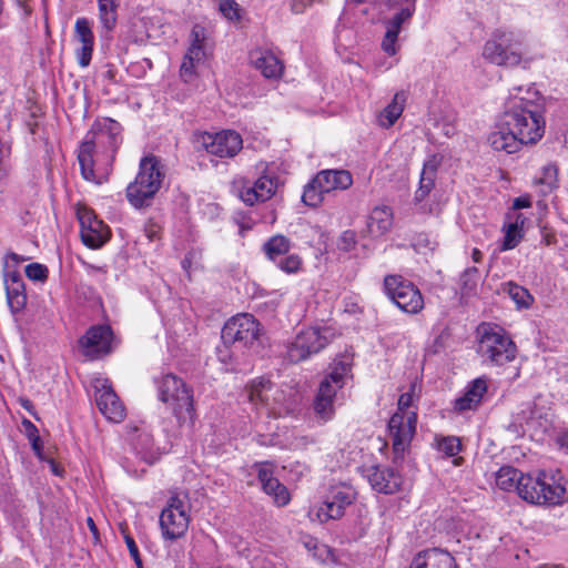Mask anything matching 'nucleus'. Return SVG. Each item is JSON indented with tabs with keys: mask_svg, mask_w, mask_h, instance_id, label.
Segmentation results:
<instances>
[{
	"mask_svg": "<svg viewBox=\"0 0 568 568\" xmlns=\"http://www.w3.org/2000/svg\"><path fill=\"white\" fill-rule=\"evenodd\" d=\"M544 132L545 120L540 106L523 97H511L487 141L494 150L511 154L523 144L536 143Z\"/></svg>",
	"mask_w": 568,
	"mask_h": 568,
	"instance_id": "1",
	"label": "nucleus"
},
{
	"mask_svg": "<svg viewBox=\"0 0 568 568\" xmlns=\"http://www.w3.org/2000/svg\"><path fill=\"white\" fill-rule=\"evenodd\" d=\"M122 140V125L118 121L111 118L95 120L78 150L82 178L100 183L95 169L104 172L111 169Z\"/></svg>",
	"mask_w": 568,
	"mask_h": 568,
	"instance_id": "2",
	"label": "nucleus"
},
{
	"mask_svg": "<svg viewBox=\"0 0 568 568\" xmlns=\"http://www.w3.org/2000/svg\"><path fill=\"white\" fill-rule=\"evenodd\" d=\"M165 176L164 165L153 154L141 159L139 172L126 187V199L134 209L149 207Z\"/></svg>",
	"mask_w": 568,
	"mask_h": 568,
	"instance_id": "3",
	"label": "nucleus"
},
{
	"mask_svg": "<svg viewBox=\"0 0 568 568\" xmlns=\"http://www.w3.org/2000/svg\"><path fill=\"white\" fill-rule=\"evenodd\" d=\"M154 382L159 399L172 409L179 425L192 427L195 419L192 389L182 378L173 374H164Z\"/></svg>",
	"mask_w": 568,
	"mask_h": 568,
	"instance_id": "4",
	"label": "nucleus"
},
{
	"mask_svg": "<svg viewBox=\"0 0 568 568\" xmlns=\"http://www.w3.org/2000/svg\"><path fill=\"white\" fill-rule=\"evenodd\" d=\"M248 402L258 412L267 416L281 417L288 414L294 407L291 394L275 385L270 378L257 377L245 387Z\"/></svg>",
	"mask_w": 568,
	"mask_h": 568,
	"instance_id": "5",
	"label": "nucleus"
},
{
	"mask_svg": "<svg viewBox=\"0 0 568 568\" xmlns=\"http://www.w3.org/2000/svg\"><path fill=\"white\" fill-rule=\"evenodd\" d=\"M524 500L536 505H561L568 500V490L559 470H540L525 479Z\"/></svg>",
	"mask_w": 568,
	"mask_h": 568,
	"instance_id": "6",
	"label": "nucleus"
},
{
	"mask_svg": "<svg viewBox=\"0 0 568 568\" xmlns=\"http://www.w3.org/2000/svg\"><path fill=\"white\" fill-rule=\"evenodd\" d=\"M478 354L486 362L501 366L516 358V344L503 327L483 324L478 328Z\"/></svg>",
	"mask_w": 568,
	"mask_h": 568,
	"instance_id": "7",
	"label": "nucleus"
},
{
	"mask_svg": "<svg viewBox=\"0 0 568 568\" xmlns=\"http://www.w3.org/2000/svg\"><path fill=\"white\" fill-rule=\"evenodd\" d=\"M483 57L499 67H515L521 62V42L513 32L497 30L486 41Z\"/></svg>",
	"mask_w": 568,
	"mask_h": 568,
	"instance_id": "8",
	"label": "nucleus"
},
{
	"mask_svg": "<svg viewBox=\"0 0 568 568\" xmlns=\"http://www.w3.org/2000/svg\"><path fill=\"white\" fill-rule=\"evenodd\" d=\"M384 292L403 312L417 314L424 308L419 290L402 275H387L384 278Z\"/></svg>",
	"mask_w": 568,
	"mask_h": 568,
	"instance_id": "9",
	"label": "nucleus"
},
{
	"mask_svg": "<svg viewBox=\"0 0 568 568\" xmlns=\"http://www.w3.org/2000/svg\"><path fill=\"white\" fill-rule=\"evenodd\" d=\"M348 371V364L339 362L321 382L314 400V410L322 419L328 420L332 418L334 414V398L337 390L344 386Z\"/></svg>",
	"mask_w": 568,
	"mask_h": 568,
	"instance_id": "10",
	"label": "nucleus"
},
{
	"mask_svg": "<svg viewBox=\"0 0 568 568\" xmlns=\"http://www.w3.org/2000/svg\"><path fill=\"white\" fill-rule=\"evenodd\" d=\"M187 510L186 497L178 494L170 497L160 515V527L164 539L175 540L184 536L190 523Z\"/></svg>",
	"mask_w": 568,
	"mask_h": 568,
	"instance_id": "11",
	"label": "nucleus"
},
{
	"mask_svg": "<svg viewBox=\"0 0 568 568\" xmlns=\"http://www.w3.org/2000/svg\"><path fill=\"white\" fill-rule=\"evenodd\" d=\"M261 333L257 320L247 313L237 314L223 326L221 338L225 345L239 344L247 347L254 344Z\"/></svg>",
	"mask_w": 568,
	"mask_h": 568,
	"instance_id": "12",
	"label": "nucleus"
},
{
	"mask_svg": "<svg viewBox=\"0 0 568 568\" xmlns=\"http://www.w3.org/2000/svg\"><path fill=\"white\" fill-rule=\"evenodd\" d=\"M417 414L395 412L388 422V433L396 457H403L416 433Z\"/></svg>",
	"mask_w": 568,
	"mask_h": 568,
	"instance_id": "13",
	"label": "nucleus"
},
{
	"mask_svg": "<svg viewBox=\"0 0 568 568\" xmlns=\"http://www.w3.org/2000/svg\"><path fill=\"white\" fill-rule=\"evenodd\" d=\"M358 470L376 493L393 495L402 488V475L389 466L363 465Z\"/></svg>",
	"mask_w": 568,
	"mask_h": 568,
	"instance_id": "14",
	"label": "nucleus"
},
{
	"mask_svg": "<svg viewBox=\"0 0 568 568\" xmlns=\"http://www.w3.org/2000/svg\"><path fill=\"white\" fill-rule=\"evenodd\" d=\"M328 343L320 328L310 327L300 332L288 344L286 356L292 363H298L322 351Z\"/></svg>",
	"mask_w": 568,
	"mask_h": 568,
	"instance_id": "15",
	"label": "nucleus"
},
{
	"mask_svg": "<svg viewBox=\"0 0 568 568\" xmlns=\"http://www.w3.org/2000/svg\"><path fill=\"white\" fill-rule=\"evenodd\" d=\"M77 215L83 244L90 248L101 247L109 240V227L88 207L78 209Z\"/></svg>",
	"mask_w": 568,
	"mask_h": 568,
	"instance_id": "16",
	"label": "nucleus"
},
{
	"mask_svg": "<svg viewBox=\"0 0 568 568\" xmlns=\"http://www.w3.org/2000/svg\"><path fill=\"white\" fill-rule=\"evenodd\" d=\"M99 410L111 422L119 423L125 416V409L119 396L106 378H95L92 383Z\"/></svg>",
	"mask_w": 568,
	"mask_h": 568,
	"instance_id": "17",
	"label": "nucleus"
},
{
	"mask_svg": "<svg viewBox=\"0 0 568 568\" xmlns=\"http://www.w3.org/2000/svg\"><path fill=\"white\" fill-rule=\"evenodd\" d=\"M355 498L356 491L353 487L348 485L335 486L317 509L316 516L321 521L339 519L344 515L345 508L352 505Z\"/></svg>",
	"mask_w": 568,
	"mask_h": 568,
	"instance_id": "18",
	"label": "nucleus"
},
{
	"mask_svg": "<svg viewBox=\"0 0 568 568\" xmlns=\"http://www.w3.org/2000/svg\"><path fill=\"white\" fill-rule=\"evenodd\" d=\"M202 144L207 153L221 159L234 158L243 148L242 136L233 130H224L214 134L204 133Z\"/></svg>",
	"mask_w": 568,
	"mask_h": 568,
	"instance_id": "19",
	"label": "nucleus"
},
{
	"mask_svg": "<svg viewBox=\"0 0 568 568\" xmlns=\"http://www.w3.org/2000/svg\"><path fill=\"white\" fill-rule=\"evenodd\" d=\"M253 468L256 470L257 479L262 485L263 491L273 498L276 506H286L291 501V495L286 486L274 477V464L270 462H258L253 465Z\"/></svg>",
	"mask_w": 568,
	"mask_h": 568,
	"instance_id": "20",
	"label": "nucleus"
},
{
	"mask_svg": "<svg viewBox=\"0 0 568 568\" xmlns=\"http://www.w3.org/2000/svg\"><path fill=\"white\" fill-rule=\"evenodd\" d=\"M277 187V178L273 174H263L253 183L246 182L241 191L240 197L248 205L256 202H264L270 200Z\"/></svg>",
	"mask_w": 568,
	"mask_h": 568,
	"instance_id": "21",
	"label": "nucleus"
},
{
	"mask_svg": "<svg viewBox=\"0 0 568 568\" xmlns=\"http://www.w3.org/2000/svg\"><path fill=\"white\" fill-rule=\"evenodd\" d=\"M113 333L108 325H98L91 327L83 337L80 338V346L85 355L98 356L110 352Z\"/></svg>",
	"mask_w": 568,
	"mask_h": 568,
	"instance_id": "22",
	"label": "nucleus"
},
{
	"mask_svg": "<svg viewBox=\"0 0 568 568\" xmlns=\"http://www.w3.org/2000/svg\"><path fill=\"white\" fill-rule=\"evenodd\" d=\"M4 287L7 302L12 313L21 312L27 304V294L24 282L17 271H7L4 273Z\"/></svg>",
	"mask_w": 568,
	"mask_h": 568,
	"instance_id": "23",
	"label": "nucleus"
},
{
	"mask_svg": "<svg viewBox=\"0 0 568 568\" xmlns=\"http://www.w3.org/2000/svg\"><path fill=\"white\" fill-rule=\"evenodd\" d=\"M410 568H457V564L447 550L429 548L414 557Z\"/></svg>",
	"mask_w": 568,
	"mask_h": 568,
	"instance_id": "24",
	"label": "nucleus"
},
{
	"mask_svg": "<svg viewBox=\"0 0 568 568\" xmlns=\"http://www.w3.org/2000/svg\"><path fill=\"white\" fill-rule=\"evenodd\" d=\"M251 63L261 71L265 78H277L282 74L283 64L271 51L255 49L250 52Z\"/></svg>",
	"mask_w": 568,
	"mask_h": 568,
	"instance_id": "25",
	"label": "nucleus"
},
{
	"mask_svg": "<svg viewBox=\"0 0 568 568\" xmlns=\"http://www.w3.org/2000/svg\"><path fill=\"white\" fill-rule=\"evenodd\" d=\"M486 392L487 381L484 377L476 378L468 385L464 395L455 400L454 408L457 412L476 409Z\"/></svg>",
	"mask_w": 568,
	"mask_h": 568,
	"instance_id": "26",
	"label": "nucleus"
},
{
	"mask_svg": "<svg viewBox=\"0 0 568 568\" xmlns=\"http://www.w3.org/2000/svg\"><path fill=\"white\" fill-rule=\"evenodd\" d=\"M315 182L329 193L334 190H347L353 184V178L346 170H324L315 176Z\"/></svg>",
	"mask_w": 568,
	"mask_h": 568,
	"instance_id": "27",
	"label": "nucleus"
},
{
	"mask_svg": "<svg viewBox=\"0 0 568 568\" xmlns=\"http://www.w3.org/2000/svg\"><path fill=\"white\" fill-rule=\"evenodd\" d=\"M529 474L525 475L511 466L501 467L496 474V485L503 490H516L520 498L524 499L525 479L529 478Z\"/></svg>",
	"mask_w": 568,
	"mask_h": 568,
	"instance_id": "28",
	"label": "nucleus"
},
{
	"mask_svg": "<svg viewBox=\"0 0 568 568\" xmlns=\"http://www.w3.org/2000/svg\"><path fill=\"white\" fill-rule=\"evenodd\" d=\"M393 225V211L389 206L375 207L367 220V231L372 236L387 233Z\"/></svg>",
	"mask_w": 568,
	"mask_h": 568,
	"instance_id": "29",
	"label": "nucleus"
},
{
	"mask_svg": "<svg viewBox=\"0 0 568 568\" xmlns=\"http://www.w3.org/2000/svg\"><path fill=\"white\" fill-rule=\"evenodd\" d=\"M438 166L439 160L435 155L424 163L419 179V186L415 193L416 202H422L433 190Z\"/></svg>",
	"mask_w": 568,
	"mask_h": 568,
	"instance_id": "30",
	"label": "nucleus"
},
{
	"mask_svg": "<svg viewBox=\"0 0 568 568\" xmlns=\"http://www.w3.org/2000/svg\"><path fill=\"white\" fill-rule=\"evenodd\" d=\"M99 9V20L105 36L115 28L118 20L119 0H97Z\"/></svg>",
	"mask_w": 568,
	"mask_h": 568,
	"instance_id": "31",
	"label": "nucleus"
},
{
	"mask_svg": "<svg viewBox=\"0 0 568 568\" xmlns=\"http://www.w3.org/2000/svg\"><path fill=\"white\" fill-rule=\"evenodd\" d=\"M291 250V241L288 237L276 234L270 237L263 244V252L266 257L272 262H277L281 257L286 255Z\"/></svg>",
	"mask_w": 568,
	"mask_h": 568,
	"instance_id": "32",
	"label": "nucleus"
},
{
	"mask_svg": "<svg viewBox=\"0 0 568 568\" xmlns=\"http://www.w3.org/2000/svg\"><path fill=\"white\" fill-rule=\"evenodd\" d=\"M405 97L403 93H396L392 102L381 112L378 116L379 125L390 128L402 115L404 111Z\"/></svg>",
	"mask_w": 568,
	"mask_h": 568,
	"instance_id": "33",
	"label": "nucleus"
},
{
	"mask_svg": "<svg viewBox=\"0 0 568 568\" xmlns=\"http://www.w3.org/2000/svg\"><path fill=\"white\" fill-rule=\"evenodd\" d=\"M558 170L555 164H547L542 168L541 176L535 180V184L540 187L541 195L549 194L557 186Z\"/></svg>",
	"mask_w": 568,
	"mask_h": 568,
	"instance_id": "34",
	"label": "nucleus"
},
{
	"mask_svg": "<svg viewBox=\"0 0 568 568\" xmlns=\"http://www.w3.org/2000/svg\"><path fill=\"white\" fill-rule=\"evenodd\" d=\"M324 194L326 192L320 187V185L315 182V178L304 187L302 194V201L312 207H316L323 202Z\"/></svg>",
	"mask_w": 568,
	"mask_h": 568,
	"instance_id": "35",
	"label": "nucleus"
},
{
	"mask_svg": "<svg viewBox=\"0 0 568 568\" xmlns=\"http://www.w3.org/2000/svg\"><path fill=\"white\" fill-rule=\"evenodd\" d=\"M521 239L523 230L518 226V219H516L515 222L507 225L500 250L508 251L515 248Z\"/></svg>",
	"mask_w": 568,
	"mask_h": 568,
	"instance_id": "36",
	"label": "nucleus"
},
{
	"mask_svg": "<svg viewBox=\"0 0 568 568\" xmlns=\"http://www.w3.org/2000/svg\"><path fill=\"white\" fill-rule=\"evenodd\" d=\"M507 293L518 307L527 308L532 302L530 293L525 287L513 282L507 283Z\"/></svg>",
	"mask_w": 568,
	"mask_h": 568,
	"instance_id": "37",
	"label": "nucleus"
},
{
	"mask_svg": "<svg viewBox=\"0 0 568 568\" xmlns=\"http://www.w3.org/2000/svg\"><path fill=\"white\" fill-rule=\"evenodd\" d=\"M74 33L81 45H93L94 36L90 22L85 18H79L74 24Z\"/></svg>",
	"mask_w": 568,
	"mask_h": 568,
	"instance_id": "38",
	"label": "nucleus"
},
{
	"mask_svg": "<svg viewBox=\"0 0 568 568\" xmlns=\"http://www.w3.org/2000/svg\"><path fill=\"white\" fill-rule=\"evenodd\" d=\"M219 11L231 22H240L243 9L235 0H219Z\"/></svg>",
	"mask_w": 568,
	"mask_h": 568,
	"instance_id": "39",
	"label": "nucleus"
},
{
	"mask_svg": "<svg viewBox=\"0 0 568 568\" xmlns=\"http://www.w3.org/2000/svg\"><path fill=\"white\" fill-rule=\"evenodd\" d=\"M276 266L287 273H296L302 265V258L297 254H286L283 257H281L277 262H275Z\"/></svg>",
	"mask_w": 568,
	"mask_h": 568,
	"instance_id": "40",
	"label": "nucleus"
},
{
	"mask_svg": "<svg viewBox=\"0 0 568 568\" xmlns=\"http://www.w3.org/2000/svg\"><path fill=\"white\" fill-rule=\"evenodd\" d=\"M438 449L446 456L454 457L460 452L462 444L457 437L448 436L438 442Z\"/></svg>",
	"mask_w": 568,
	"mask_h": 568,
	"instance_id": "41",
	"label": "nucleus"
},
{
	"mask_svg": "<svg viewBox=\"0 0 568 568\" xmlns=\"http://www.w3.org/2000/svg\"><path fill=\"white\" fill-rule=\"evenodd\" d=\"M479 278V271L477 267H468L460 276L462 287L465 292L469 293L476 288Z\"/></svg>",
	"mask_w": 568,
	"mask_h": 568,
	"instance_id": "42",
	"label": "nucleus"
},
{
	"mask_svg": "<svg viewBox=\"0 0 568 568\" xmlns=\"http://www.w3.org/2000/svg\"><path fill=\"white\" fill-rule=\"evenodd\" d=\"M26 275L31 281L44 282L48 278V267L40 263H31L26 266Z\"/></svg>",
	"mask_w": 568,
	"mask_h": 568,
	"instance_id": "43",
	"label": "nucleus"
},
{
	"mask_svg": "<svg viewBox=\"0 0 568 568\" xmlns=\"http://www.w3.org/2000/svg\"><path fill=\"white\" fill-rule=\"evenodd\" d=\"M197 62L189 59V57L184 55L181 68L180 75L184 82H190L193 80L195 75V67Z\"/></svg>",
	"mask_w": 568,
	"mask_h": 568,
	"instance_id": "44",
	"label": "nucleus"
},
{
	"mask_svg": "<svg viewBox=\"0 0 568 568\" xmlns=\"http://www.w3.org/2000/svg\"><path fill=\"white\" fill-rule=\"evenodd\" d=\"M414 390H415V384H412L410 390L403 393L399 396L396 412L416 413L415 410L410 409L412 404H413Z\"/></svg>",
	"mask_w": 568,
	"mask_h": 568,
	"instance_id": "45",
	"label": "nucleus"
},
{
	"mask_svg": "<svg viewBox=\"0 0 568 568\" xmlns=\"http://www.w3.org/2000/svg\"><path fill=\"white\" fill-rule=\"evenodd\" d=\"M93 45H81L77 49V60L80 67L85 68L92 59Z\"/></svg>",
	"mask_w": 568,
	"mask_h": 568,
	"instance_id": "46",
	"label": "nucleus"
},
{
	"mask_svg": "<svg viewBox=\"0 0 568 568\" xmlns=\"http://www.w3.org/2000/svg\"><path fill=\"white\" fill-rule=\"evenodd\" d=\"M161 231V225L153 219H150L144 225L145 236L152 242L160 239Z\"/></svg>",
	"mask_w": 568,
	"mask_h": 568,
	"instance_id": "47",
	"label": "nucleus"
},
{
	"mask_svg": "<svg viewBox=\"0 0 568 568\" xmlns=\"http://www.w3.org/2000/svg\"><path fill=\"white\" fill-rule=\"evenodd\" d=\"M356 244V235L353 231H345L342 233L338 242L339 250L351 251Z\"/></svg>",
	"mask_w": 568,
	"mask_h": 568,
	"instance_id": "48",
	"label": "nucleus"
},
{
	"mask_svg": "<svg viewBox=\"0 0 568 568\" xmlns=\"http://www.w3.org/2000/svg\"><path fill=\"white\" fill-rule=\"evenodd\" d=\"M124 540L126 544V547L129 549V552L134 560L138 568H142V560L140 557L139 548L134 541V539L130 535H124Z\"/></svg>",
	"mask_w": 568,
	"mask_h": 568,
	"instance_id": "49",
	"label": "nucleus"
},
{
	"mask_svg": "<svg viewBox=\"0 0 568 568\" xmlns=\"http://www.w3.org/2000/svg\"><path fill=\"white\" fill-rule=\"evenodd\" d=\"M185 55L189 57V59L194 60L199 63L204 59L205 51H204V48L201 45L191 44L190 48L187 49Z\"/></svg>",
	"mask_w": 568,
	"mask_h": 568,
	"instance_id": "50",
	"label": "nucleus"
},
{
	"mask_svg": "<svg viewBox=\"0 0 568 568\" xmlns=\"http://www.w3.org/2000/svg\"><path fill=\"white\" fill-rule=\"evenodd\" d=\"M192 42L191 44H197L203 47L205 41V29L201 26H194L191 31Z\"/></svg>",
	"mask_w": 568,
	"mask_h": 568,
	"instance_id": "51",
	"label": "nucleus"
},
{
	"mask_svg": "<svg viewBox=\"0 0 568 568\" xmlns=\"http://www.w3.org/2000/svg\"><path fill=\"white\" fill-rule=\"evenodd\" d=\"M314 0H291V11L295 14L303 13Z\"/></svg>",
	"mask_w": 568,
	"mask_h": 568,
	"instance_id": "52",
	"label": "nucleus"
},
{
	"mask_svg": "<svg viewBox=\"0 0 568 568\" xmlns=\"http://www.w3.org/2000/svg\"><path fill=\"white\" fill-rule=\"evenodd\" d=\"M530 205H531L530 200L528 197H524V196L516 197L513 203V207L515 210L529 207Z\"/></svg>",
	"mask_w": 568,
	"mask_h": 568,
	"instance_id": "53",
	"label": "nucleus"
},
{
	"mask_svg": "<svg viewBox=\"0 0 568 568\" xmlns=\"http://www.w3.org/2000/svg\"><path fill=\"white\" fill-rule=\"evenodd\" d=\"M30 442H31V445H32V449L34 450V453L41 457V453H42V444H41V440H40V437L39 436H31L30 435Z\"/></svg>",
	"mask_w": 568,
	"mask_h": 568,
	"instance_id": "54",
	"label": "nucleus"
},
{
	"mask_svg": "<svg viewBox=\"0 0 568 568\" xmlns=\"http://www.w3.org/2000/svg\"><path fill=\"white\" fill-rule=\"evenodd\" d=\"M11 260L12 262H14L16 264H19L23 261H26V257L23 256H20L18 255L17 253L14 252H10L6 255V264L8 263V261Z\"/></svg>",
	"mask_w": 568,
	"mask_h": 568,
	"instance_id": "55",
	"label": "nucleus"
},
{
	"mask_svg": "<svg viewBox=\"0 0 568 568\" xmlns=\"http://www.w3.org/2000/svg\"><path fill=\"white\" fill-rule=\"evenodd\" d=\"M23 424H24L26 429L28 432V437L29 438H30V435L32 437L33 436H38V429H37V427L30 420H24Z\"/></svg>",
	"mask_w": 568,
	"mask_h": 568,
	"instance_id": "56",
	"label": "nucleus"
},
{
	"mask_svg": "<svg viewBox=\"0 0 568 568\" xmlns=\"http://www.w3.org/2000/svg\"><path fill=\"white\" fill-rule=\"evenodd\" d=\"M483 258V253L480 252V250L478 248H473V252H471V260L475 262V263H479Z\"/></svg>",
	"mask_w": 568,
	"mask_h": 568,
	"instance_id": "57",
	"label": "nucleus"
},
{
	"mask_svg": "<svg viewBox=\"0 0 568 568\" xmlns=\"http://www.w3.org/2000/svg\"><path fill=\"white\" fill-rule=\"evenodd\" d=\"M559 442H560L561 448L566 449V452L568 453V434H565L564 436H561Z\"/></svg>",
	"mask_w": 568,
	"mask_h": 568,
	"instance_id": "58",
	"label": "nucleus"
},
{
	"mask_svg": "<svg viewBox=\"0 0 568 568\" xmlns=\"http://www.w3.org/2000/svg\"><path fill=\"white\" fill-rule=\"evenodd\" d=\"M87 523H88V526L90 528V530L93 532V534H97L98 532V529H97V526L93 521V519L91 517H88L87 519Z\"/></svg>",
	"mask_w": 568,
	"mask_h": 568,
	"instance_id": "59",
	"label": "nucleus"
},
{
	"mask_svg": "<svg viewBox=\"0 0 568 568\" xmlns=\"http://www.w3.org/2000/svg\"><path fill=\"white\" fill-rule=\"evenodd\" d=\"M516 219H518V226H520V229L523 230V225H524V216L521 214H517Z\"/></svg>",
	"mask_w": 568,
	"mask_h": 568,
	"instance_id": "60",
	"label": "nucleus"
},
{
	"mask_svg": "<svg viewBox=\"0 0 568 568\" xmlns=\"http://www.w3.org/2000/svg\"><path fill=\"white\" fill-rule=\"evenodd\" d=\"M106 77H108L109 79H111V80H112V79L114 78L113 70H111V69H110V70H108V72H106Z\"/></svg>",
	"mask_w": 568,
	"mask_h": 568,
	"instance_id": "61",
	"label": "nucleus"
}]
</instances>
